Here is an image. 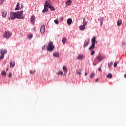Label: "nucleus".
Instances as JSON below:
<instances>
[{
    "mask_svg": "<svg viewBox=\"0 0 126 126\" xmlns=\"http://www.w3.org/2000/svg\"><path fill=\"white\" fill-rule=\"evenodd\" d=\"M16 15L18 19H23L25 17L23 15V11H17L16 12Z\"/></svg>",
    "mask_w": 126,
    "mask_h": 126,
    "instance_id": "f257e3e1",
    "label": "nucleus"
},
{
    "mask_svg": "<svg viewBox=\"0 0 126 126\" xmlns=\"http://www.w3.org/2000/svg\"><path fill=\"white\" fill-rule=\"evenodd\" d=\"M55 49V46L53 44V42L50 41L47 45V51L48 52H52Z\"/></svg>",
    "mask_w": 126,
    "mask_h": 126,
    "instance_id": "f03ea898",
    "label": "nucleus"
},
{
    "mask_svg": "<svg viewBox=\"0 0 126 126\" xmlns=\"http://www.w3.org/2000/svg\"><path fill=\"white\" fill-rule=\"evenodd\" d=\"M97 41H96V37H94L92 39V45L89 47V50H92V49H94L95 48V44Z\"/></svg>",
    "mask_w": 126,
    "mask_h": 126,
    "instance_id": "7ed1b4c3",
    "label": "nucleus"
},
{
    "mask_svg": "<svg viewBox=\"0 0 126 126\" xmlns=\"http://www.w3.org/2000/svg\"><path fill=\"white\" fill-rule=\"evenodd\" d=\"M12 35V33L9 32V31H5L3 37L4 38H5L6 39H9L10 37H11V35Z\"/></svg>",
    "mask_w": 126,
    "mask_h": 126,
    "instance_id": "20e7f679",
    "label": "nucleus"
},
{
    "mask_svg": "<svg viewBox=\"0 0 126 126\" xmlns=\"http://www.w3.org/2000/svg\"><path fill=\"white\" fill-rule=\"evenodd\" d=\"M0 53L1 54L0 55V60H2L4 58V55L7 53V51L6 49H1L0 50Z\"/></svg>",
    "mask_w": 126,
    "mask_h": 126,
    "instance_id": "39448f33",
    "label": "nucleus"
},
{
    "mask_svg": "<svg viewBox=\"0 0 126 126\" xmlns=\"http://www.w3.org/2000/svg\"><path fill=\"white\" fill-rule=\"evenodd\" d=\"M104 59H105V56H102L101 53L96 57V59L99 62H101Z\"/></svg>",
    "mask_w": 126,
    "mask_h": 126,
    "instance_id": "423d86ee",
    "label": "nucleus"
},
{
    "mask_svg": "<svg viewBox=\"0 0 126 126\" xmlns=\"http://www.w3.org/2000/svg\"><path fill=\"white\" fill-rule=\"evenodd\" d=\"M10 17L11 19H15V18H17L16 12H11Z\"/></svg>",
    "mask_w": 126,
    "mask_h": 126,
    "instance_id": "0eeeda50",
    "label": "nucleus"
},
{
    "mask_svg": "<svg viewBox=\"0 0 126 126\" xmlns=\"http://www.w3.org/2000/svg\"><path fill=\"white\" fill-rule=\"evenodd\" d=\"M45 7H49L51 6V1L48 0L45 1V4L44 5Z\"/></svg>",
    "mask_w": 126,
    "mask_h": 126,
    "instance_id": "6e6552de",
    "label": "nucleus"
},
{
    "mask_svg": "<svg viewBox=\"0 0 126 126\" xmlns=\"http://www.w3.org/2000/svg\"><path fill=\"white\" fill-rule=\"evenodd\" d=\"M35 16L33 15L31 17L30 19V21L32 24H34L35 23Z\"/></svg>",
    "mask_w": 126,
    "mask_h": 126,
    "instance_id": "1a4fd4ad",
    "label": "nucleus"
},
{
    "mask_svg": "<svg viewBox=\"0 0 126 126\" xmlns=\"http://www.w3.org/2000/svg\"><path fill=\"white\" fill-rule=\"evenodd\" d=\"M7 15V12L4 10H2V17L6 18Z\"/></svg>",
    "mask_w": 126,
    "mask_h": 126,
    "instance_id": "9d476101",
    "label": "nucleus"
},
{
    "mask_svg": "<svg viewBox=\"0 0 126 126\" xmlns=\"http://www.w3.org/2000/svg\"><path fill=\"white\" fill-rule=\"evenodd\" d=\"M45 26L43 25L41 27L40 32L41 34H44V33H45Z\"/></svg>",
    "mask_w": 126,
    "mask_h": 126,
    "instance_id": "9b49d317",
    "label": "nucleus"
},
{
    "mask_svg": "<svg viewBox=\"0 0 126 126\" xmlns=\"http://www.w3.org/2000/svg\"><path fill=\"white\" fill-rule=\"evenodd\" d=\"M15 66V63L14 61H11L10 62V67L12 68L14 67Z\"/></svg>",
    "mask_w": 126,
    "mask_h": 126,
    "instance_id": "f8f14e48",
    "label": "nucleus"
},
{
    "mask_svg": "<svg viewBox=\"0 0 126 126\" xmlns=\"http://www.w3.org/2000/svg\"><path fill=\"white\" fill-rule=\"evenodd\" d=\"M88 44H89V39H86L84 42V48H85Z\"/></svg>",
    "mask_w": 126,
    "mask_h": 126,
    "instance_id": "ddd939ff",
    "label": "nucleus"
},
{
    "mask_svg": "<svg viewBox=\"0 0 126 126\" xmlns=\"http://www.w3.org/2000/svg\"><path fill=\"white\" fill-rule=\"evenodd\" d=\"M63 70L64 72V73L66 74L67 73V68H66V66H63Z\"/></svg>",
    "mask_w": 126,
    "mask_h": 126,
    "instance_id": "4468645a",
    "label": "nucleus"
},
{
    "mask_svg": "<svg viewBox=\"0 0 126 126\" xmlns=\"http://www.w3.org/2000/svg\"><path fill=\"white\" fill-rule=\"evenodd\" d=\"M59 56H60V54H59L58 52H54L53 53V56L55 57L56 58H59Z\"/></svg>",
    "mask_w": 126,
    "mask_h": 126,
    "instance_id": "2eb2a0df",
    "label": "nucleus"
},
{
    "mask_svg": "<svg viewBox=\"0 0 126 126\" xmlns=\"http://www.w3.org/2000/svg\"><path fill=\"white\" fill-rule=\"evenodd\" d=\"M122 22H123L121 21V20H118L117 22L118 26H121V24H122Z\"/></svg>",
    "mask_w": 126,
    "mask_h": 126,
    "instance_id": "dca6fc26",
    "label": "nucleus"
},
{
    "mask_svg": "<svg viewBox=\"0 0 126 126\" xmlns=\"http://www.w3.org/2000/svg\"><path fill=\"white\" fill-rule=\"evenodd\" d=\"M79 29H80V30H84V29H85V26L84 25H81L79 26Z\"/></svg>",
    "mask_w": 126,
    "mask_h": 126,
    "instance_id": "f3484780",
    "label": "nucleus"
},
{
    "mask_svg": "<svg viewBox=\"0 0 126 126\" xmlns=\"http://www.w3.org/2000/svg\"><path fill=\"white\" fill-rule=\"evenodd\" d=\"M77 60H82L83 59V55H79L77 57Z\"/></svg>",
    "mask_w": 126,
    "mask_h": 126,
    "instance_id": "a211bd4d",
    "label": "nucleus"
},
{
    "mask_svg": "<svg viewBox=\"0 0 126 126\" xmlns=\"http://www.w3.org/2000/svg\"><path fill=\"white\" fill-rule=\"evenodd\" d=\"M67 22L68 25H70V24H71V23H72V20L71 19H68L67 21Z\"/></svg>",
    "mask_w": 126,
    "mask_h": 126,
    "instance_id": "6ab92c4d",
    "label": "nucleus"
},
{
    "mask_svg": "<svg viewBox=\"0 0 126 126\" xmlns=\"http://www.w3.org/2000/svg\"><path fill=\"white\" fill-rule=\"evenodd\" d=\"M76 74H78V75H81V69H78L76 72Z\"/></svg>",
    "mask_w": 126,
    "mask_h": 126,
    "instance_id": "aec40b11",
    "label": "nucleus"
},
{
    "mask_svg": "<svg viewBox=\"0 0 126 126\" xmlns=\"http://www.w3.org/2000/svg\"><path fill=\"white\" fill-rule=\"evenodd\" d=\"M48 8H50L51 11H55V7H54L52 5L49 6V7H48Z\"/></svg>",
    "mask_w": 126,
    "mask_h": 126,
    "instance_id": "412c9836",
    "label": "nucleus"
},
{
    "mask_svg": "<svg viewBox=\"0 0 126 126\" xmlns=\"http://www.w3.org/2000/svg\"><path fill=\"white\" fill-rule=\"evenodd\" d=\"M48 7H45L44 6V9L42 10V12H48Z\"/></svg>",
    "mask_w": 126,
    "mask_h": 126,
    "instance_id": "4be33fe9",
    "label": "nucleus"
},
{
    "mask_svg": "<svg viewBox=\"0 0 126 126\" xmlns=\"http://www.w3.org/2000/svg\"><path fill=\"white\" fill-rule=\"evenodd\" d=\"M66 5L69 6L70 4H71V1L70 0H69L66 2Z\"/></svg>",
    "mask_w": 126,
    "mask_h": 126,
    "instance_id": "5701e85b",
    "label": "nucleus"
},
{
    "mask_svg": "<svg viewBox=\"0 0 126 126\" xmlns=\"http://www.w3.org/2000/svg\"><path fill=\"white\" fill-rule=\"evenodd\" d=\"M62 42L63 44H65V43H66V38H63L62 39Z\"/></svg>",
    "mask_w": 126,
    "mask_h": 126,
    "instance_id": "b1692460",
    "label": "nucleus"
},
{
    "mask_svg": "<svg viewBox=\"0 0 126 126\" xmlns=\"http://www.w3.org/2000/svg\"><path fill=\"white\" fill-rule=\"evenodd\" d=\"M15 10H19V3H17L16 7L15 8Z\"/></svg>",
    "mask_w": 126,
    "mask_h": 126,
    "instance_id": "393cba45",
    "label": "nucleus"
},
{
    "mask_svg": "<svg viewBox=\"0 0 126 126\" xmlns=\"http://www.w3.org/2000/svg\"><path fill=\"white\" fill-rule=\"evenodd\" d=\"M87 24V22H86V21L85 20V18H83V25L85 26V25H86Z\"/></svg>",
    "mask_w": 126,
    "mask_h": 126,
    "instance_id": "a878e982",
    "label": "nucleus"
},
{
    "mask_svg": "<svg viewBox=\"0 0 126 126\" xmlns=\"http://www.w3.org/2000/svg\"><path fill=\"white\" fill-rule=\"evenodd\" d=\"M1 74H2L3 76H6V72H5V70L1 71Z\"/></svg>",
    "mask_w": 126,
    "mask_h": 126,
    "instance_id": "bb28decb",
    "label": "nucleus"
},
{
    "mask_svg": "<svg viewBox=\"0 0 126 126\" xmlns=\"http://www.w3.org/2000/svg\"><path fill=\"white\" fill-rule=\"evenodd\" d=\"M112 76H113L112 75V74H111V73H109L107 75H106V77H107V78H112Z\"/></svg>",
    "mask_w": 126,
    "mask_h": 126,
    "instance_id": "cd10ccee",
    "label": "nucleus"
},
{
    "mask_svg": "<svg viewBox=\"0 0 126 126\" xmlns=\"http://www.w3.org/2000/svg\"><path fill=\"white\" fill-rule=\"evenodd\" d=\"M114 63V62L112 61L108 64V67H110V66H112Z\"/></svg>",
    "mask_w": 126,
    "mask_h": 126,
    "instance_id": "c85d7f7f",
    "label": "nucleus"
},
{
    "mask_svg": "<svg viewBox=\"0 0 126 126\" xmlns=\"http://www.w3.org/2000/svg\"><path fill=\"white\" fill-rule=\"evenodd\" d=\"M33 38V35L32 34H30L28 36V39H32Z\"/></svg>",
    "mask_w": 126,
    "mask_h": 126,
    "instance_id": "c756f323",
    "label": "nucleus"
},
{
    "mask_svg": "<svg viewBox=\"0 0 126 126\" xmlns=\"http://www.w3.org/2000/svg\"><path fill=\"white\" fill-rule=\"evenodd\" d=\"M30 73L31 74H33V73H36V71L35 70H33V71L31 70V71H30Z\"/></svg>",
    "mask_w": 126,
    "mask_h": 126,
    "instance_id": "7c9ffc66",
    "label": "nucleus"
},
{
    "mask_svg": "<svg viewBox=\"0 0 126 126\" xmlns=\"http://www.w3.org/2000/svg\"><path fill=\"white\" fill-rule=\"evenodd\" d=\"M57 74L58 75H63V72L62 71H59Z\"/></svg>",
    "mask_w": 126,
    "mask_h": 126,
    "instance_id": "2f4dec72",
    "label": "nucleus"
},
{
    "mask_svg": "<svg viewBox=\"0 0 126 126\" xmlns=\"http://www.w3.org/2000/svg\"><path fill=\"white\" fill-rule=\"evenodd\" d=\"M93 76H95V75L94 73H92L90 75V78H93Z\"/></svg>",
    "mask_w": 126,
    "mask_h": 126,
    "instance_id": "473e14b6",
    "label": "nucleus"
},
{
    "mask_svg": "<svg viewBox=\"0 0 126 126\" xmlns=\"http://www.w3.org/2000/svg\"><path fill=\"white\" fill-rule=\"evenodd\" d=\"M94 54H95V52L93 50H92L91 53V56H93V55H94Z\"/></svg>",
    "mask_w": 126,
    "mask_h": 126,
    "instance_id": "72a5a7b5",
    "label": "nucleus"
},
{
    "mask_svg": "<svg viewBox=\"0 0 126 126\" xmlns=\"http://www.w3.org/2000/svg\"><path fill=\"white\" fill-rule=\"evenodd\" d=\"M118 64V63L117 62H115L114 64V67H117V65Z\"/></svg>",
    "mask_w": 126,
    "mask_h": 126,
    "instance_id": "f704fd0d",
    "label": "nucleus"
},
{
    "mask_svg": "<svg viewBox=\"0 0 126 126\" xmlns=\"http://www.w3.org/2000/svg\"><path fill=\"white\" fill-rule=\"evenodd\" d=\"M54 22L55 23H56V24H59V22L58 21V20H55Z\"/></svg>",
    "mask_w": 126,
    "mask_h": 126,
    "instance_id": "c9c22d12",
    "label": "nucleus"
},
{
    "mask_svg": "<svg viewBox=\"0 0 126 126\" xmlns=\"http://www.w3.org/2000/svg\"><path fill=\"white\" fill-rule=\"evenodd\" d=\"M12 75V74L11 73H9L8 75V77H11Z\"/></svg>",
    "mask_w": 126,
    "mask_h": 126,
    "instance_id": "e433bc0d",
    "label": "nucleus"
},
{
    "mask_svg": "<svg viewBox=\"0 0 126 126\" xmlns=\"http://www.w3.org/2000/svg\"><path fill=\"white\" fill-rule=\"evenodd\" d=\"M45 49H46V45L42 47V50H45Z\"/></svg>",
    "mask_w": 126,
    "mask_h": 126,
    "instance_id": "4c0bfd02",
    "label": "nucleus"
},
{
    "mask_svg": "<svg viewBox=\"0 0 126 126\" xmlns=\"http://www.w3.org/2000/svg\"><path fill=\"white\" fill-rule=\"evenodd\" d=\"M3 1H4V0H2L1 1V3H0V5L2 4V3H3Z\"/></svg>",
    "mask_w": 126,
    "mask_h": 126,
    "instance_id": "58836bf2",
    "label": "nucleus"
},
{
    "mask_svg": "<svg viewBox=\"0 0 126 126\" xmlns=\"http://www.w3.org/2000/svg\"><path fill=\"white\" fill-rule=\"evenodd\" d=\"M100 22H101V25H103V20H101L100 21Z\"/></svg>",
    "mask_w": 126,
    "mask_h": 126,
    "instance_id": "ea45409f",
    "label": "nucleus"
},
{
    "mask_svg": "<svg viewBox=\"0 0 126 126\" xmlns=\"http://www.w3.org/2000/svg\"><path fill=\"white\" fill-rule=\"evenodd\" d=\"M102 70V69L101 68H98V71H101Z\"/></svg>",
    "mask_w": 126,
    "mask_h": 126,
    "instance_id": "a19ab883",
    "label": "nucleus"
},
{
    "mask_svg": "<svg viewBox=\"0 0 126 126\" xmlns=\"http://www.w3.org/2000/svg\"><path fill=\"white\" fill-rule=\"evenodd\" d=\"M95 81H96V82H98V81H99V78L96 79Z\"/></svg>",
    "mask_w": 126,
    "mask_h": 126,
    "instance_id": "79ce46f5",
    "label": "nucleus"
},
{
    "mask_svg": "<svg viewBox=\"0 0 126 126\" xmlns=\"http://www.w3.org/2000/svg\"><path fill=\"white\" fill-rule=\"evenodd\" d=\"M124 77H125V78H126V73L125 74H124Z\"/></svg>",
    "mask_w": 126,
    "mask_h": 126,
    "instance_id": "37998d69",
    "label": "nucleus"
},
{
    "mask_svg": "<svg viewBox=\"0 0 126 126\" xmlns=\"http://www.w3.org/2000/svg\"><path fill=\"white\" fill-rule=\"evenodd\" d=\"M21 7L22 8H23V5H21Z\"/></svg>",
    "mask_w": 126,
    "mask_h": 126,
    "instance_id": "c03bdc74",
    "label": "nucleus"
},
{
    "mask_svg": "<svg viewBox=\"0 0 126 126\" xmlns=\"http://www.w3.org/2000/svg\"><path fill=\"white\" fill-rule=\"evenodd\" d=\"M85 76H86V75H87V73H85Z\"/></svg>",
    "mask_w": 126,
    "mask_h": 126,
    "instance_id": "a18cd8bd",
    "label": "nucleus"
},
{
    "mask_svg": "<svg viewBox=\"0 0 126 126\" xmlns=\"http://www.w3.org/2000/svg\"><path fill=\"white\" fill-rule=\"evenodd\" d=\"M6 71H8V68H7V69H6Z\"/></svg>",
    "mask_w": 126,
    "mask_h": 126,
    "instance_id": "49530a36",
    "label": "nucleus"
},
{
    "mask_svg": "<svg viewBox=\"0 0 126 126\" xmlns=\"http://www.w3.org/2000/svg\"><path fill=\"white\" fill-rule=\"evenodd\" d=\"M123 45H125V43H123Z\"/></svg>",
    "mask_w": 126,
    "mask_h": 126,
    "instance_id": "de8ad7c7",
    "label": "nucleus"
}]
</instances>
